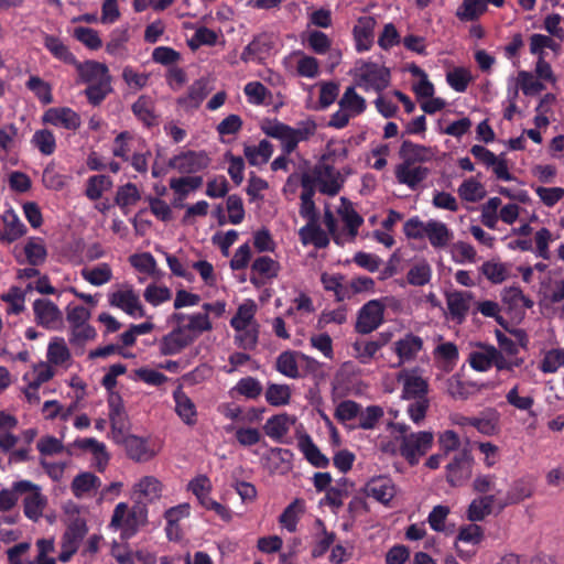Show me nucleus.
<instances>
[{
	"mask_svg": "<svg viewBox=\"0 0 564 564\" xmlns=\"http://www.w3.org/2000/svg\"><path fill=\"white\" fill-rule=\"evenodd\" d=\"M388 429L400 434V454L411 465H416L421 456L425 455L433 444V433L421 431L410 433V426L405 423L390 422Z\"/></svg>",
	"mask_w": 564,
	"mask_h": 564,
	"instance_id": "1",
	"label": "nucleus"
},
{
	"mask_svg": "<svg viewBox=\"0 0 564 564\" xmlns=\"http://www.w3.org/2000/svg\"><path fill=\"white\" fill-rule=\"evenodd\" d=\"M147 520V510L143 507H133L129 510L126 502H119L113 510L110 525L122 529L127 538L134 535L139 527Z\"/></svg>",
	"mask_w": 564,
	"mask_h": 564,
	"instance_id": "2",
	"label": "nucleus"
},
{
	"mask_svg": "<svg viewBox=\"0 0 564 564\" xmlns=\"http://www.w3.org/2000/svg\"><path fill=\"white\" fill-rule=\"evenodd\" d=\"M390 69L372 62H364L357 68V86L365 90L381 93L390 84Z\"/></svg>",
	"mask_w": 564,
	"mask_h": 564,
	"instance_id": "3",
	"label": "nucleus"
},
{
	"mask_svg": "<svg viewBox=\"0 0 564 564\" xmlns=\"http://www.w3.org/2000/svg\"><path fill=\"white\" fill-rule=\"evenodd\" d=\"M474 457L468 448L457 452L446 465V481L452 487L465 485L473 474Z\"/></svg>",
	"mask_w": 564,
	"mask_h": 564,
	"instance_id": "4",
	"label": "nucleus"
},
{
	"mask_svg": "<svg viewBox=\"0 0 564 564\" xmlns=\"http://www.w3.org/2000/svg\"><path fill=\"white\" fill-rule=\"evenodd\" d=\"M13 489L18 492L29 494L23 500V511L30 520H37L46 506V497L41 494V488L31 480L13 482Z\"/></svg>",
	"mask_w": 564,
	"mask_h": 564,
	"instance_id": "5",
	"label": "nucleus"
},
{
	"mask_svg": "<svg viewBox=\"0 0 564 564\" xmlns=\"http://www.w3.org/2000/svg\"><path fill=\"white\" fill-rule=\"evenodd\" d=\"M384 308L379 300H370L364 304L357 314L356 332L367 335L376 330L383 323Z\"/></svg>",
	"mask_w": 564,
	"mask_h": 564,
	"instance_id": "6",
	"label": "nucleus"
},
{
	"mask_svg": "<svg viewBox=\"0 0 564 564\" xmlns=\"http://www.w3.org/2000/svg\"><path fill=\"white\" fill-rule=\"evenodd\" d=\"M108 302L110 306L123 311L131 317L137 318L145 316V311L140 302L139 295L131 285H126L124 289L109 293Z\"/></svg>",
	"mask_w": 564,
	"mask_h": 564,
	"instance_id": "7",
	"label": "nucleus"
},
{
	"mask_svg": "<svg viewBox=\"0 0 564 564\" xmlns=\"http://www.w3.org/2000/svg\"><path fill=\"white\" fill-rule=\"evenodd\" d=\"M398 381L402 383L401 398L403 400L427 399L429 382L417 373V369H403L398 375Z\"/></svg>",
	"mask_w": 564,
	"mask_h": 564,
	"instance_id": "8",
	"label": "nucleus"
},
{
	"mask_svg": "<svg viewBox=\"0 0 564 564\" xmlns=\"http://www.w3.org/2000/svg\"><path fill=\"white\" fill-rule=\"evenodd\" d=\"M33 313L36 324L46 329H57L63 322L58 306L48 299H36L33 302Z\"/></svg>",
	"mask_w": 564,
	"mask_h": 564,
	"instance_id": "9",
	"label": "nucleus"
},
{
	"mask_svg": "<svg viewBox=\"0 0 564 564\" xmlns=\"http://www.w3.org/2000/svg\"><path fill=\"white\" fill-rule=\"evenodd\" d=\"M209 162L205 152L186 151L173 156L169 165L182 174H193L207 169Z\"/></svg>",
	"mask_w": 564,
	"mask_h": 564,
	"instance_id": "10",
	"label": "nucleus"
},
{
	"mask_svg": "<svg viewBox=\"0 0 564 564\" xmlns=\"http://www.w3.org/2000/svg\"><path fill=\"white\" fill-rule=\"evenodd\" d=\"M449 319L460 325L470 310L474 295L469 291H452L445 295Z\"/></svg>",
	"mask_w": 564,
	"mask_h": 564,
	"instance_id": "11",
	"label": "nucleus"
},
{
	"mask_svg": "<svg viewBox=\"0 0 564 564\" xmlns=\"http://www.w3.org/2000/svg\"><path fill=\"white\" fill-rule=\"evenodd\" d=\"M280 263L269 256H260L251 264L250 282L256 288H262L278 276Z\"/></svg>",
	"mask_w": 564,
	"mask_h": 564,
	"instance_id": "12",
	"label": "nucleus"
},
{
	"mask_svg": "<svg viewBox=\"0 0 564 564\" xmlns=\"http://www.w3.org/2000/svg\"><path fill=\"white\" fill-rule=\"evenodd\" d=\"M195 339V335H191L182 326H177L172 332L163 336L160 341V352L163 356L177 355Z\"/></svg>",
	"mask_w": 564,
	"mask_h": 564,
	"instance_id": "13",
	"label": "nucleus"
},
{
	"mask_svg": "<svg viewBox=\"0 0 564 564\" xmlns=\"http://www.w3.org/2000/svg\"><path fill=\"white\" fill-rule=\"evenodd\" d=\"M43 121L72 131H76L82 124L80 116L69 107L50 108L44 112Z\"/></svg>",
	"mask_w": 564,
	"mask_h": 564,
	"instance_id": "14",
	"label": "nucleus"
},
{
	"mask_svg": "<svg viewBox=\"0 0 564 564\" xmlns=\"http://www.w3.org/2000/svg\"><path fill=\"white\" fill-rule=\"evenodd\" d=\"M399 156L402 160L400 164L421 165L433 160L434 152L432 148L404 140L399 149Z\"/></svg>",
	"mask_w": 564,
	"mask_h": 564,
	"instance_id": "15",
	"label": "nucleus"
},
{
	"mask_svg": "<svg viewBox=\"0 0 564 564\" xmlns=\"http://www.w3.org/2000/svg\"><path fill=\"white\" fill-rule=\"evenodd\" d=\"M392 349L399 358L398 364L393 367H400L416 358L419 352L423 349V339L417 335L409 333L404 337L394 341Z\"/></svg>",
	"mask_w": 564,
	"mask_h": 564,
	"instance_id": "16",
	"label": "nucleus"
},
{
	"mask_svg": "<svg viewBox=\"0 0 564 564\" xmlns=\"http://www.w3.org/2000/svg\"><path fill=\"white\" fill-rule=\"evenodd\" d=\"M73 65L76 67L80 82L85 84L90 85L106 79L111 80L108 66L104 63L91 59L78 62L76 59V63Z\"/></svg>",
	"mask_w": 564,
	"mask_h": 564,
	"instance_id": "17",
	"label": "nucleus"
},
{
	"mask_svg": "<svg viewBox=\"0 0 564 564\" xmlns=\"http://www.w3.org/2000/svg\"><path fill=\"white\" fill-rule=\"evenodd\" d=\"M262 131L270 138L281 141L284 154H291L296 150V140L293 137V127L274 120L262 126Z\"/></svg>",
	"mask_w": 564,
	"mask_h": 564,
	"instance_id": "18",
	"label": "nucleus"
},
{
	"mask_svg": "<svg viewBox=\"0 0 564 564\" xmlns=\"http://www.w3.org/2000/svg\"><path fill=\"white\" fill-rule=\"evenodd\" d=\"M375 26L376 20L373 17L365 15L358 19L352 30L357 52L361 53L371 48Z\"/></svg>",
	"mask_w": 564,
	"mask_h": 564,
	"instance_id": "19",
	"label": "nucleus"
},
{
	"mask_svg": "<svg viewBox=\"0 0 564 564\" xmlns=\"http://www.w3.org/2000/svg\"><path fill=\"white\" fill-rule=\"evenodd\" d=\"M368 497L387 505L395 496V487L391 478L379 476L370 479L365 489Z\"/></svg>",
	"mask_w": 564,
	"mask_h": 564,
	"instance_id": "20",
	"label": "nucleus"
},
{
	"mask_svg": "<svg viewBox=\"0 0 564 564\" xmlns=\"http://www.w3.org/2000/svg\"><path fill=\"white\" fill-rule=\"evenodd\" d=\"M394 173L400 184H404L411 189H416L429 176L430 169L422 165L398 164Z\"/></svg>",
	"mask_w": 564,
	"mask_h": 564,
	"instance_id": "21",
	"label": "nucleus"
},
{
	"mask_svg": "<svg viewBox=\"0 0 564 564\" xmlns=\"http://www.w3.org/2000/svg\"><path fill=\"white\" fill-rule=\"evenodd\" d=\"M3 230L0 234V241L12 243L26 234V227L17 213L10 208L2 215Z\"/></svg>",
	"mask_w": 564,
	"mask_h": 564,
	"instance_id": "22",
	"label": "nucleus"
},
{
	"mask_svg": "<svg viewBox=\"0 0 564 564\" xmlns=\"http://www.w3.org/2000/svg\"><path fill=\"white\" fill-rule=\"evenodd\" d=\"M209 91L208 80L199 78L189 85L186 95L178 97L176 102L185 109H197Z\"/></svg>",
	"mask_w": 564,
	"mask_h": 564,
	"instance_id": "23",
	"label": "nucleus"
},
{
	"mask_svg": "<svg viewBox=\"0 0 564 564\" xmlns=\"http://www.w3.org/2000/svg\"><path fill=\"white\" fill-rule=\"evenodd\" d=\"M299 237L304 246L313 245L317 249H324L329 245V237L319 226V221L307 223L299 230Z\"/></svg>",
	"mask_w": 564,
	"mask_h": 564,
	"instance_id": "24",
	"label": "nucleus"
},
{
	"mask_svg": "<svg viewBox=\"0 0 564 564\" xmlns=\"http://www.w3.org/2000/svg\"><path fill=\"white\" fill-rule=\"evenodd\" d=\"M175 401V412L181 420L187 425H194L197 421V411L194 402L183 391L182 387H177L173 392Z\"/></svg>",
	"mask_w": 564,
	"mask_h": 564,
	"instance_id": "25",
	"label": "nucleus"
},
{
	"mask_svg": "<svg viewBox=\"0 0 564 564\" xmlns=\"http://www.w3.org/2000/svg\"><path fill=\"white\" fill-rule=\"evenodd\" d=\"M426 226L425 237L433 248L443 249L448 246L453 239V232L448 229L446 224L430 219L426 221Z\"/></svg>",
	"mask_w": 564,
	"mask_h": 564,
	"instance_id": "26",
	"label": "nucleus"
},
{
	"mask_svg": "<svg viewBox=\"0 0 564 564\" xmlns=\"http://www.w3.org/2000/svg\"><path fill=\"white\" fill-rule=\"evenodd\" d=\"M271 50V43L267 36L261 34L253 37V40L243 48L240 59L245 63L258 62L261 63Z\"/></svg>",
	"mask_w": 564,
	"mask_h": 564,
	"instance_id": "27",
	"label": "nucleus"
},
{
	"mask_svg": "<svg viewBox=\"0 0 564 564\" xmlns=\"http://www.w3.org/2000/svg\"><path fill=\"white\" fill-rule=\"evenodd\" d=\"M294 423L286 413L276 414L269 417L263 425L264 433L278 443H282L284 436L289 433L291 424Z\"/></svg>",
	"mask_w": 564,
	"mask_h": 564,
	"instance_id": "28",
	"label": "nucleus"
},
{
	"mask_svg": "<svg viewBox=\"0 0 564 564\" xmlns=\"http://www.w3.org/2000/svg\"><path fill=\"white\" fill-rule=\"evenodd\" d=\"M126 453L129 458L135 462H148L154 456L147 444V441L135 435H128L123 440Z\"/></svg>",
	"mask_w": 564,
	"mask_h": 564,
	"instance_id": "29",
	"label": "nucleus"
},
{
	"mask_svg": "<svg viewBox=\"0 0 564 564\" xmlns=\"http://www.w3.org/2000/svg\"><path fill=\"white\" fill-rule=\"evenodd\" d=\"M154 101L151 97L142 95L140 96L131 107L133 115L140 120L145 127L150 128L158 124V117L154 112Z\"/></svg>",
	"mask_w": 564,
	"mask_h": 564,
	"instance_id": "30",
	"label": "nucleus"
},
{
	"mask_svg": "<svg viewBox=\"0 0 564 564\" xmlns=\"http://www.w3.org/2000/svg\"><path fill=\"white\" fill-rule=\"evenodd\" d=\"M305 512V501L301 498L294 499L280 514L279 522L289 532H295L300 517Z\"/></svg>",
	"mask_w": 564,
	"mask_h": 564,
	"instance_id": "31",
	"label": "nucleus"
},
{
	"mask_svg": "<svg viewBox=\"0 0 564 564\" xmlns=\"http://www.w3.org/2000/svg\"><path fill=\"white\" fill-rule=\"evenodd\" d=\"M44 47L58 61L73 65L76 63V56L69 51L63 41L51 34H46L43 41Z\"/></svg>",
	"mask_w": 564,
	"mask_h": 564,
	"instance_id": "32",
	"label": "nucleus"
},
{
	"mask_svg": "<svg viewBox=\"0 0 564 564\" xmlns=\"http://www.w3.org/2000/svg\"><path fill=\"white\" fill-rule=\"evenodd\" d=\"M340 202L341 206L338 208V214L345 223L349 236L355 238L358 234L359 227L364 224V218L354 209L349 199L341 197Z\"/></svg>",
	"mask_w": 564,
	"mask_h": 564,
	"instance_id": "33",
	"label": "nucleus"
},
{
	"mask_svg": "<svg viewBox=\"0 0 564 564\" xmlns=\"http://www.w3.org/2000/svg\"><path fill=\"white\" fill-rule=\"evenodd\" d=\"M338 105L343 110L349 112L351 117L361 115L367 107L365 98L356 93L354 86L346 88Z\"/></svg>",
	"mask_w": 564,
	"mask_h": 564,
	"instance_id": "34",
	"label": "nucleus"
},
{
	"mask_svg": "<svg viewBox=\"0 0 564 564\" xmlns=\"http://www.w3.org/2000/svg\"><path fill=\"white\" fill-rule=\"evenodd\" d=\"M257 305L252 300H248L240 304L237 308L236 314L230 319V326L236 330L240 332L249 327L254 318Z\"/></svg>",
	"mask_w": 564,
	"mask_h": 564,
	"instance_id": "35",
	"label": "nucleus"
},
{
	"mask_svg": "<svg viewBox=\"0 0 564 564\" xmlns=\"http://www.w3.org/2000/svg\"><path fill=\"white\" fill-rule=\"evenodd\" d=\"M243 153L249 164L256 166L270 160L273 147L268 140H261L258 145H246Z\"/></svg>",
	"mask_w": 564,
	"mask_h": 564,
	"instance_id": "36",
	"label": "nucleus"
},
{
	"mask_svg": "<svg viewBox=\"0 0 564 564\" xmlns=\"http://www.w3.org/2000/svg\"><path fill=\"white\" fill-rule=\"evenodd\" d=\"M496 501L495 495H485L471 501L467 510V517L470 521H482L491 513L492 506Z\"/></svg>",
	"mask_w": 564,
	"mask_h": 564,
	"instance_id": "37",
	"label": "nucleus"
},
{
	"mask_svg": "<svg viewBox=\"0 0 564 564\" xmlns=\"http://www.w3.org/2000/svg\"><path fill=\"white\" fill-rule=\"evenodd\" d=\"M432 279V268L425 259L416 261L406 273V281L413 286H423Z\"/></svg>",
	"mask_w": 564,
	"mask_h": 564,
	"instance_id": "38",
	"label": "nucleus"
},
{
	"mask_svg": "<svg viewBox=\"0 0 564 564\" xmlns=\"http://www.w3.org/2000/svg\"><path fill=\"white\" fill-rule=\"evenodd\" d=\"M225 431L227 433L235 432L236 441L239 443V445H241L243 447L253 446V445L258 444L262 438V434L257 427H251V426L236 427L235 425H227L225 427Z\"/></svg>",
	"mask_w": 564,
	"mask_h": 564,
	"instance_id": "39",
	"label": "nucleus"
},
{
	"mask_svg": "<svg viewBox=\"0 0 564 564\" xmlns=\"http://www.w3.org/2000/svg\"><path fill=\"white\" fill-rule=\"evenodd\" d=\"M87 533L86 522L79 518L69 523L62 536L61 543L78 550L80 541Z\"/></svg>",
	"mask_w": 564,
	"mask_h": 564,
	"instance_id": "40",
	"label": "nucleus"
},
{
	"mask_svg": "<svg viewBox=\"0 0 564 564\" xmlns=\"http://www.w3.org/2000/svg\"><path fill=\"white\" fill-rule=\"evenodd\" d=\"M501 300L510 308H516L520 305L525 308H531L534 305V302L517 285L505 288L501 292Z\"/></svg>",
	"mask_w": 564,
	"mask_h": 564,
	"instance_id": "41",
	"label": "nucleus"
},
{
	"mask_svg": "<svg viewBox=\"0 0 564 564\" xmlns=\"http://www.w3.org/2000/svg\"><path fill=\"white\" fill-rule=\"evenodd\" d=\"M301 449L306 460L316 468H326L329 459L319 451L310 436L301 442Z\"/></svg>",
	"mask_w": 564,
	"mask_h": 564,
	"instance_id": "42",
	"label": "nucleus"
},
{
	"mask_svg": "<svg viewBox=\"0 0 564 564\" xmlns=\"http://www.w3.org/2000/svg\"><path fill=\"white\" fill-rule=\"evenodd\" d=\"M264 395L272 406L286 405L291 400V389L288 384L269 383Z\"/></svg>",
	"mask_w": 564,
	"mask_h": 564,
	"instance_id": "43",
	"label": "nucleus"
},
{
	"mask_svg": "<svg viewBox=\"0 0 564 564\" xmlns=\"http://www.w3.org/2000/svg\"><path fill=\"white\" fill-rule=\"evenodd\" d=\"M1 300L8 303L7 313L9 315H19L25 310V292L18 286H11L7 293L1 295Z\"/></svg>",
	"mask_w": 564,
	"mask_h": 564,
	"instance_id": "44",
	"label": "nucleus"
},
{
	"mask_svg": "<svg viewBox=\"0 0 564 564\" xmlns=\"http://www.w3.org/2000/svg\"><path fill=\"white\" fill-rule=\"evenodd\" d=\"M109 37L106 44V52L112 56H122L127 51L126 44L130 37L128 29L117 28L111 31Z\"/></svg>",
	"mask_w": 564,
	"mask_h": 564,
	"instance_id": "45",
	"label": "nucleus"
},
{
	"mask_svg": "<svg viewBox=\"0 0 564 564\" xmlns=\"http://www.w3.org/2000/svg\"><path fill=\"white\" fill-rule=\"evenodd\" d=\"M112 186V181L109 176L99 174L93 175L87 181L85 194L90 200H98L102 193Z\"/></svg>",
	"mask_w": 564,
	"mask_h": 564,
	"instance_id": "46",
	"label": "nucleus"
},
{
	"mask_svg": "<svg viewBox=\"0 0 564 564\" xmlns=\"http://www.w3.org/2000/svg\"><path fill=\"white\" fill-rule=\"evenodd\" d=\"M295 351H283L276 358V370L285 377L295 379L300 377Z\"/></svg>",
	"mask_w": 564,
	"mask_h": 564,
	"instance_id": "47",
	"label": "nucleus"
},
{
	"mask_svg": "<svg viewBox=\"0 0 564 564\" xmlns=\"http://www.w3.org/2000/svg\"><path fill=\"white\" fill-rule=\"evenodd\" d=\"M487 10L484 0H464L456 15L460 21H474Z\"/></svg>",
	"mask_w": 564,
	"mask_h": 564,
	"instance_id": "48",
	"label": "nucleus"
},
{
	"mask_svg": "<svg viewBox=\"0 0 564 564\" xmlns=\"http://www.w3.org/2000/svg\"><path fill=\"white\" fill-rule=\"evenodd\" d=\"M100 486V479L93 473H80L72 481V491L76 497L91 491Z\"/></svg>",
	"mask_w": 564,
	"mask_h": 564,
	"instance_id": "49",
	"label": "nucleus"
},
{
	"mask_svg": "<svg viewBox=\"0 0 564 564\" xmlns=\"http://www.w3.org/2000/svg\"><path fill=\"white\" fill-rule=\"evenodd\" d=\"M82 276L90 284L100 286L108 283L112 279V271L109 264L101 263L90 270H82Z\"/></svg>",
	"mask_w": 564,
	"mask_h": 564,
	"instance_id": "50",
	"label": "nucleus"
},
{
	"mask_svg": "<svg viewBox=\"0 0 564 564\" xmlns=\"http://www.w3.org/2000/svg\"><path fill=\"white\" fill-rule=\"evenodd\" d=\"M232 391H236L238 394L243 395L247 399L254 400L261 395L263 388L257 378L248 376L241 378L236 383Z\"/></svg>",
	"mask_w": 564,
	"mask_h": 564,
	"instance_id": "51",
	"label": "nucleus"
},
{
	"mask_svg": "<svg viewBox=\"0 0 564 564\" xmlns=\"http://www.w3.org/2000/svg\"><path fill=\"white\" fill-rule=\"evenodd\" d=\"M111 91V80L106 79L88 85L84 94L90 105L99 106Z\"/></svg>",
	"mask_w": 564,
	"mask_h": 564,
	"instance_id": "52",
	"label": "nucleus"
},
{
	"mask_svg": "<svg viewBox=\"0 0 564 564\" xmlns=\"http://www.w3.org/2000/svg\"><path fill=\"white\" fill-rule=\"evenodd\" d=\"M480 272L494 284H500L509 276L507 265L495 261L484 262L480 267Z\"/></svg>",
	"mask_w": 564,
	"mask_h": 564,
	"instance_id": "53",
	"label": "nucleus"
},
{
	"mask_svg": "<svg viewBox=\"0 0 564 564\" xmlns=\"http://www.w3.org/2000/svg\"><path fill=\"white\" fill-rule=\"evenodd\" d=\"M383 414V409L379 405H369L364 411L361 409L358 415L357 427L361 430H373Z\"/></svg>",
	"mask_w": 564,
	"mask_h": 564,
	"instance_id": "54",
	"label": "nucleus"
},
{
	"mask_svg": "<svg viewBox=\"0 0 564 564\" xmlns=\"http://www.w3.org/2000/svg\"><path fill=\"white\" fill-rule=\"evenodd\" d=\"M316 523L321 527L322 532L321 535L316 538L311 551V554L314 558L323 556L328 551V549L335 542L336 539V534L334 532H328L322 520L318 519Z\"/></svg>",
	"mask_w": 564,
	"mask_h": 564,
	"instance_id": "55",
	"label": "nucleus"
},
{
	"mask_svg": "<svg viewBox=\"0 0 564 564\" xmlns=\"http://www.w3.org/2000/svg\"><path fill=\"white\" fill-rule=\"evenodd\" d=\"M140 198L141 195L137 185L127 183L118 188L115 202L121 209H124L128 206L135 205Z\"/></svg>",
	"mask_w": 564,
	"mask_h": 564,
	"instance_id": "56",
	"label": "nucleus"
},
{
	"mask_svg": "<svg viewBox=\"0 0 564 564\" xmlns=\"http://www.w3.org/2000/svg\"><path fill=\"white\" fill-rule=\"evenodd\" d=\"M458 195L466 202L475 203L482 199L486 193L484 186L478 181L469 178L459 185Z\"/></svg>",
	"mask_w": 564,
	"mask_h": 564,
	"instance_id": "57",
	"label": "nucleus"
},
{
	"mask_svg": "<svg viewBox=\"0 0 564 564\" xmlns=\"http://www.w3.org/2000/svg\"><path fill=\"white\" fill-rule=\"evenodd\" d=\"M162 484L155 477L145 476L135 485V492L143 496L144 499L153 501L161 496Z\"/></svg>",
	"mask_w": 564,
	"mask_h": 564,
	"instance_id": "58",
	"label": "nucleus"
},
{
	"mask_svg": "<svg viewBox=\"0 0 564 564\" xmlns=\"http://www.w3.org/2000/svg\"><path fill=\"white\" fill-rule=\"evenodd\" d=\"M73 36L89 50L96 51L102 46L98 31L91 28L77 26L74 29Z\"/></svg>",
	"mask_w": 564,
	"mask_h": 564,
	"instance_id": "59",
	"label": "nucleus"
},
{
	"mask_svg": "<svg viewBox=\"0 0 564 564\" xmlns=\"http://www.w3.org/2000/svg\"><path fill=\"white\" fill-rule=\"evenodd\" d=\"M473 77L468 69L455 67L446 75L447 84L457 93H465Z\"/></svg>",
	"mask_w": 564,
	"mask_h": 564,
	"instance_id": "60",
	"label": "nucleus"
},
{
	"mask_svg": "<svg viewBox=\"0 0 564 564\" xmlns=\"http://www.w3.org/2000/svg\"><path fill=\"white\" fill-rule=\"evenodd\" d=\"M32 143L43 155H51L55 152L56 149L55 135L47 129L35 131L32 137Z\"/></svg>",
	"mask_w": 564,
	"mask_h": 564,
	"instance_id": "61",
	"label": "nucleus"
},
{
	"mask_svg": "<svg viewBox=\"0 0 564 564\" xmlns=\"http://www.w3.org/2000/svg\"><path fill=\"white\" fill-rule=\"evenodd\" d=\"M552 241H553L552 232L547 228L542 227L534 235V245H535V248L533 249L534 254L538 258H542L543 260H550L551 259L550 243Z\"/></svg>",
	"mask_w": 564,
	"mask_h": 564,
	"instance_id": "62",
	"label": "nucleus"
},
{
	"mask_svg": "<svg viewBox=\"0 0 564 564\" xmlns=\"http://www.w3.org/2000/svg\"><path fill=\"white\" fill-rule=\"evenodd\" d=\"M70 358L69 350L63 338H54L47 347V359L54 365H62Z\"/></svg>",
	"mask_w": 564,
	"mask_h": 564,
	"instance_id": "63",
	"label": "nucleus"
},
{
	"mask_svg": "<svg viewBox=\"0 0 564 564\" xmlns=\"http://www.w3.org/2000/svg\"><path fill=\"white\" fill-rule=\"evenodd\" d=\"M564 366V349H551L549 350L541 364H540V370L544 373H554Z\"/></svg>",
	"mask_w": 564,
	"mask_h": 564,
	"instance_id": "64",
	"label": "nucleus"
}]
</instances>
